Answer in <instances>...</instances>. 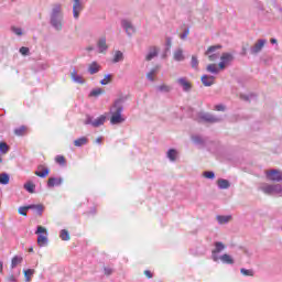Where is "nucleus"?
Listing matches in <instances>:
<instances>
[{
	"label": "nucleus",
	"mask_w": 282,
	"mask_h": 282,
	"mask_svg": "<svg viewBox=\"0 0 282 282\" xmlns=\"http://www.w3.org/2000/svg\"><path fill=\"white\" fill-rule=\"evenodd\" d=\"M35 235H39L37 236V246H40V248L47 246V229L45 227L37 226Z\"/></svg>",
	"instance_id": "f257e3e1"
},
{
	"label": "nucleus",
	"mask_w": 282,
	"mask_h": 282,
	"mask_svg": "<svg viewBox=\"0 0 282 282\" xmlns=\"http://www.w3.org/2000/svg\"><path fill=\"white\" fill-rule=\"evenodd\" d=\"M115 107L116 111L112 112L110 122L111 124H122V122H124V117H122V106H118V104H116Z\"/></svg>",
	"instance_id": "f03ea898"
},
{
	"label": "nucleus",
	"mask_w": 282,
	"mask_h": 282,
	"mask_svg": "<svg viewBox=\"0 0 282 282\" xmlns=\"http://www.w3.org/2000/svg\"><path fill=\"white\" fill-rule=\"evenodd\" d=\"M261 191L265 195H279V193H282V187H281V184H275V185L267 184L262 186Z\"/></svg>",
	"instance_id": "7ed1b4c3"
},
{
	"label": "nucleus",
	"mask_w": 282,
	"mask_h": 282,
	"mask_svg": "<svg viewBox=\"0 0 282 282\" xmlns=\"http://www.w3.org/2000/svg\"><path fill=\"white\" fill-rule=\"evenodd\" d=\"M217 50H221V45H214L209 46L207 51L205 52V56H208V59L210 62L218 61L219 58V53H217Z\"/></svg>",
	"instance_id": "20e7f679"
},
{
	"label": "nucleus",
	"mask_w": 282,
	"mask_h": 282,
	"mask_svg": "<svg viewBox=\"0 0 282 282\" xmlns=\"http://www.w3.org/2000/svg\"><path fill=\"white\" fill-rule=\"evenodd\" d=\"M265 175L270 182H282V173L279 170H268Z\"/></svg>",
	"instance_id": "39448f33"
},
{
	"label": "nucleus",
	"mask_w": 282,
	"mask_h": 282,
	"mask_svg": "<svg viewBox=\"0 0 282 282\" xmlns=\"http://www.w3.org/2000/svg\"><path fill=\"white\" fill-rule=\"evenodd\" d=\"M235 57H232V54L230 53H223L220 56V63L218 64L219 69H226L227 65H230L232 63Z\"/></svg>",
	"instance_id": "423d86ee"
},
{
	"label": "nucleus",
	"mask_w": 282,
	"mask_h": 282,
	"mask_svg": "<svg viewBox=\"0 0 282 282\" xmlns=\"http://www.w3.org/2000/svg\"><path fill=\"white\" fill-rule=\"evenodd\" d=\"M35 175L42 178L47 177V175H50V167L45 165H39L37 170L35 171Z\"/></svg>",
	"instance_id": "0eeeda50"
},
{
	"label": "nucleus",
	"mask_w": 282,
	"mask_h": 282,
	"mask_svg": "<svg viewBox=\"0 0 282 282\" xmlns=\"http://www.w3.org/2000/svg\"><path fill=\"white\" fill-rule=\"evenodd\" d=\"M265 43H268V41L258 40V42L251 48V54H259V52H261V50H263V47L265 46Z\"/></svg>",
	"instance_id": "6e6552de"
},
{
	"label": "nucleus",
	"mask_w": 282,
	"mask_h": 282,
	"mask_svg": "<svg viewBox=\"0 0 282 282\" xmlns=\"http://www.w3.org/2000/svg\"><path fill=\"white\" fill-rule=\"evenodd\" d=\"M200 80L205 87H213V84L215 83V76L203 75Z\"/></svg>",
	"instance_id": "1a4fd4ad"
},
{
	"label": "nucleus",
	"mask_w": 282,
	"mask_h": 282,
	"mask_svg": "<svg viewBox=\"0 0 282 282\" xmlns=\"http://www.w3.org/2000/svg\"><path fill=\"white\" fill-rule=\"evenodd\" d=\"M177 83L181 85V87H183L184 91H191V89H193V84H191V82H187L184 77L178 78Z\"/></svg>",
	"instance_id": "9d476101"
},
{
	"label": "nucleus",
	"mask_w": 282,
	"mask_h": 282,
	"mask_svg": "<svg viewBox=\"0 0 282 282\" xmlns=\"http://www.w3.org/2000/svg\"><path fill=\"white\" fill-rule=\"evenodd\" d=\"M63 184V178L50 177L47 181L48 188H54V186H61Z\"/></svg>",
	"instance_id": "9b49d317"
},
{
	"label": "nucleus",
	"mask_w": 282,
	"mask_h": 282,
	"mask_svg": "<svg viewBox=\"0 0 282 282\" xmlns=\"http://www.w3.org/2000/svg\"><path fill=\"white\" fill-rule=\"evenodd\" d=\"M70 78H72V80H74V83H78V85H85V79L83 78V76L78 75L76 69H74L70 73Z\"/></svg>",
	"instance_id": "f8f14e48"
},
{
	"label": "nucleus",
	"mask_w": 282,
	"mask_h": 282,
	"mask_svg": "<svg viewBox=\"0 0 282 282\" xmlns=\"http://www.w3.org/2000/svg\"><path fill=\"white\" fill-rule=\"evenodd\" d=\"M80 12H83V4L80 2H74L73 14L75 19H78Z\"/></svg>",
	"instance_id": "ddd939ff"
},
{
	"label": "nucleus",
	"mask_w": 282,
	"mask_h": 282,
	"mask_svg": "<svg viewBox=\"0 0 282 282\" xmlns=\"http://www.w3.org/2000/svg\"><path fill=\"white\" fill-rule=\"evenodd\" d=\"M173 58L177 62L184 61V51L182 48H177L173 54Z\"/></svg>",
	"instance_id": "4468645a"
},
{
	"label": "nucleus",
	"mask_w": 282,
	"mask_h": 282,
	"mask_svg": "<svg viewBox=\"0 0 282 282\" xmlns=\"http://www.w3.org/2000/svg\"><path fill=\"white\" fill-rule=\"evenodd\" d=\"M223 250H226V245L224 242H215V249L212 252L213 254H219Z\"/></svg>",
	"instance_id": "2eb2a0df"
},
{
	"label": "nucleus",
	"mask_w": 282,
	"mask_h": 282,
	"mask_svg": "<svg viewBox=\"0 0 282 282\" xmlns=\"http://www.w3.org/2000/svg\"><path fill=\"white\" fill-rule=\"evenodd\" d=\"M51 23L55 28V30H61L63 28V23L61 22V20H58V18H56V15L52 17Z\"/></svg>",
	"instance_id": "dca6fc26"
},
{
	"label": "nucleus",
	"mask_w": 282,
	"mask_h": 282,
	"mask_svg": "<svg viewBox=\"0 0 282 282\" xmlns=\"http://www.w3.org/2000/svg\"><path fill=\"white\" fill-rule=\"evenodd\" d=\"M98 47H99V52H107V48H108V46H107V39H105V37H101L99 41H98Z\"/></svg>",
	"instance_id": "f3484780"
},
{
	"label": "nucleus",
	"mask_w": 282,
	"mask_h": 282,
	"mask_svg": "<svg viewBox=\"0 0 282 282\" xmlns=\"http://www.w3.org/2000/svg\"><path fill=\"white\" fill-rule=\"evenodd\" d=\"M13 133L18 137H23L25 133H28V127L21 126L20 128H15Z\"/></svg>",
	"instance_id": "a211bd4d"
},
{
	"label": "nucleus",
	"mask_w": 282,
	"mask_h": 282,
	"mask_svg": "<svg viewBox=\"0 0 282 282\" xmlns=\"http://www.w3.org/2000/svg\"><path fill=\"white\" fill-rule=\"evenodd\" d=\"M30 210H36L37 215H43V210H45V207L41 204L39 205H29Z\"/></svg>",
	"instance_id": "6ab92c4d"
},
{
	"label": "nucleus",
	"mask_w": 282,
	"mask_h": 282,
	"mask_svg": "<svg viewBox=\"0 0 282 282\" xmlns=\"http://www.w3.org/2000/svg\"><path fill=\"white\" fill-rule=\"evenodd\" d=\"M220 260L223 261V263H227L229 265H232V263H235V260L228 253L223 254L220 257Z\"/></svg>",
	"instance_id": "aec40b11"
},
{
	"label": "nucleus",
	"mask_w": 282,
	"mask_h": 282,
	"mask_svg": "<svg viewBox=\"0 0 282 282\" xmlns=\"http://www.w3.org/2000/svg\"><path fill=\"white\" fill-rule=\"evenodd\" d=\"M105 120H107V117L100 116L95 121L91 122L94 127H102L105 124Z\"/></svg>",
	"instance_id": "412c9836"
},
{
	"label": "nucleus",
	"mask_w": 282,
	"mask_h": 282,
	"mask_svg": "<svg viewBox=\"0 0 282 282\" xmlns=\"http://www.w3.org/2000/svg\"><path fill=\"white\" fill-rule=\"evenodd\" d=\"M88 70L89 74H98V72H100V66L94 62L89 65Z\"/></svg>",
	"instance_id": "4be33fe9"
},
{
	"label": "nucleus",
	"mask_w": 282,
	"mask_h": 282,
	"mask_svg": "<svg viewBox=\"0 0 282 282\" xmlns=\"http://www.w3.org/2000/svg\"><path fill=\"white\" fill-rule=\"evenodd\" d=\"M87 142H89V139H87L86 137H82L77 140L74 141L75 147H85V144H87Z\"/></svg>",
	"instance_id": "5701e85b"
},
{
	"label": "nucleus",
	"mask_w": 282,
	"mask_h": 282,
	"mask_svg": "<svg viewBox=\"0 0 282 282\" xmlns=\"http://www.w3.org/2000/svg\"><path fill=\"white\" fill-rule=\"evenodd\" d=\"M158 56V47L150 48L149 54L145 57V61H152V58H155Z\"/></svg>",
	"instance_id": "b1692460"
},
{
	"label": "nucleus",
	"mask_w": 282,
	"mask_h": 282,
	"mask_svg": "<svg viewBox=\"0 0 282 282\" xmlns=\"http://www.w3.org/2000/svg\"><path fill=\"white\" fill-rule=\"evenodd\" d=\"M23 262V258L19 256H14L11 260V268H17L20 263Z\"/></svg>",
	"instance_id": "393cba45"
},
{
	"label": "nucleus",
	"mask_w": 282,
	"mask_h": 282,
	"mask_svg": "<svg viewBox=\"0 0 282 282\" xmlns=\"http://www.w3.org/2000/svg\"><path fill=\"white\" fill-rule=\"evenodd\" d=\"M121 23H122V28H124L128 34H131V32H133V26L131 25V22L123 20Z\"/></svg>",
	"instance_id": "a878e982"
},
{
	"label": "nucleus",
	"mask_w": 282,
	"mask_h": 282,
	"mask_svg": "<svg viewBox=\"0 0 282 282\" xmlns=\"http://www.w3.org/2000/svg\"><path fill=\"white\" fill-rule=\"evenodd\" d=\"M209 74H219V67H217V64H209L206 68Z\"/></svg>",
	"instance_id": "bb28decb"
},
{
	"label": "nucleus",
	"mask_w": 282,
	"mask_h": 282,
	"mask_svg": "<svg viewBox=\"0 0 282 282\" xmlns=\"http://www.w3.org/2000/svg\"><path fill=\"white\" fill-rule=\"evenodd\" d=\"M167 158L171 160V162H175V160H177V151L175 149L169 150Z\"/></svg>",
	"instance_id": "cd10ccee"
},
{
	"label": "nucleus",
	"mask_w": 282,
	"mask_h": 282,
	"mask_svg": "<svg viewBox=\"0 0 282 282\" xmlns=\"http://www.w3.org/2000/svg\"><path fill=\"white\" fill-rule=\"evenodd\" d=\"M10 151V145L8 143L0 141V152L6 155Z\"/></svg>",
	"instance_id": "c85d7f7f"
},
{
	"label": "nucleus",
	"mask_w": 282,
	"mask_h": 282,
	"mask_svg": "<svg viewBox=\"0 0 282 282\" xmlns=\"http://www.w3.org/2000/svg\"><path fill=\"white\" fill-rule=\"evenodd\" d=\"M0 184L8 185L10 184V175L7 173L0 174Z\"/></svg>",
	"instance_id": "c756f323"
},
{
	"label": "nucleus",
	"mask_w": 282,
	"mask_h": 282,
	"mask_svg": "<svg viewBox=\"0 0 282 282\" xmlns=\"http://www.w3.org/2000/svg\"><path fill=\"white\" fill-rule=\"evenodd\" d=\"M218 186L219 188L226 189V188H230V182H228V180H218Z\"/></svg>",
	"instance_id": "7c9ffc66"
},
{
	"label": "nucleus",
	"mask_w": 282,
	"mask_h": 282,
	"mask_svg": "<svg viewBox=\"0 0 282 282\" xmlns=\"http://www.w3.org/2000/svg\"><path fill=\"white\" fill-rule=\"evenodd\" d=\"M25 281H32V276H34V269H28L24 271Z\"/></svg>",
	"instance_id": "2f4dec72"
},
{
	"label": "nucleus",
	"mask_w": 282,
	"mask_h": 282,
	"mask_svg": "<svg viewBox=\"0 0 282 282\" xmlns=\"http://www.w3.org/2000/svg\"><path fill=\"white\" fill-rule=\"evenodd\" d=\"M105 94V90L102 88H96L90 91L89 96L97 98V96H102Z\"/></svg>",
	"instance_id": "473e14b6"
},
{
	"label": "nucleus",
	"mask_w": 282,
	"mask_h": 282,
	"mask_svg": "<svg viewBox=\"0 0 282 282\" xmlns=\"http://www.w3.org/2000/svg\"><path fill=\"white\" fill-rule=\"evenodd\" d=\"M232 219V216H217L218 224H228Z\"/></svg>",
	"instance_id": "72a5a7b5"
},
{
	"label": "nucleus",
	"mask_w": 282,
	"mask_h": 282,
	"mask_svg": "<svg viewBox=\"0 0 282 282\" xmlns=\"http://www.w3.org/2000/svg\"><path fill=\"white\" fill-rule=\"evenodd\" d=\"M240 274L242 276H254V271L252 269H240Z\"/></svg>",
	"instance_id": "f704fd0d"
},
{
	"label": "nucleus",
	"mask_w": 282,
	"mask_h": 282,
	"mask_svg": "<svg viewBox=\"0 0 282 282\" xmlns=\"http://www.w3.org/2000/svg\"><path fill=\"white\" fill-rule=\"evenodd\" d=\"M24 188L25 191H28V193H34L36 185H34V183L32 182H28L26 184H24Z\"/></svg>",
	"instance_id": "c9c22d12"
},
{
	"label": "nucleus",
	"mask_w": 282,
	"mask_h": 282,
	"mask_svg": "<svg viewBox=\"0 0 282 282\" xmlns=\"http://www.w3.org/2000/svg\"><path fill=\"white\" fill-rule=\"evenodd\" d=\"M59 237L62 241H69L70 239L69 231H67L66 229H63L59 234Z\"/></svg>",
	"instance_id": "e433bc0d"
},
{
	"label": "nucleus",
	"mask_w": 282,
	"mask_h": 282,
	"mask_svg": "<svg viewBox=\"0 0 282 282\" xmlns=\"http://www.w3.org/2000/svg\"><path fill=\"white\" fill-rule=\"evenodd\" d=\"M158 67H155V68H152L151 69V72H149L148 74H147V78L149 79V80H155V75L158 74Z\"/></svg>",
	"instance_id": "4c0bfd02"
},
{
	"label": "nucleus",
	"mask_w": 282,
	"mask_h": 282,
	"mask_svg": "<svg viewBox=\"0 0 282 282\" xmlns=\"http://www.w3.org/2000/svg\"><path fill=\"white\" fill-rule=\"evenodd\" d=\"M55 162L61 166H65V164H67V160L63 155H57L55 158Z\"/></svg>",
	"instance_id": "58836bf2"
},
{
	"label": "nucleus",
	"mask_w": 282,
	"mask_h": 282,
	"mask_svg": "<svg viewBox=\"0 0 282 282\" xmlns=\"http://www.w3.org/2000/svg\"><path fill=\"white\" fill-rule=\"evenodd\" d=\"M28 210H30V205L24 207H19L18 213L22 215V217H28Z\"/></svg>",
	"instance_id": "ea45409f"
},
{
	"label": "nucleus",
	"mask_w": 282,
	"mask_h": 282,
	"mask_svg": "<svg viewBox=\"0 0 282 282\" xmlns=\"http://www.w3.org/2000/svg\"><path fill=\"white\" fill-rule=\"evenodd\" d=\"M203 120H205L206 122H219V119L213 117L212 115L203 116Z\"/></svg>",
	"instance_id": "a19ab883"
},
{
	"label": "nucleus",
	"mask_w": 282,
	"mask_h": 282,
	"mask_svg": "<svg viewBox=\"0 0 282 282\" xmlns=\"http://www.w3.org/2000/svg\"><path fill=\"white\" fill-rule=\"evenodd\" d=\"M122 58H123L122 52L117 51L115 54L113 63H120V61H122Z\"/></svg>",
	"instance_id": "79ce46f5"
},
{
	"label": "nucleus",
	"mask_w": 282,
	"mask_h": 282,
	"mask_svg": "<svg viewBox=\"0 0 282 282\" xmlns=\"http://www.w3.org/2000/svg\"><path fill=\"white\" fill-rule=\"evenodd\" d=\"M192 67L194 69H197V67H199V61L197 59V56H195V55L192 56Z\"/></svg>",
	"instance_id": "37998d69"
},
{
	"label": "nucleus",
	"mask_w": 282,
	"mask_h": 282,
	"mask_svg": "<svg viewBox=\"0 0 282 282\" xmlns=\"http://www.w3.org/2000/svg\"><path fill=\"white\" fill-rule=\"evenodd\" d=\"M111 83V75H106L104 79L100 80V85H109Z\"/></svg>",
	"instance_id": "c03bdc74"
},
{
	"label": "nucleus",
	"mask_w": 282,
	"mask_h": 282,
	"mask_svg": "<svg viewBox=\"0 0 282 282\" xmlns=\"http://www.w3.org/2000/svg\"><path fill=\"white\" fill-rule=\"evenodd\" d=\"M20 54H22V56H28L30 54V48L22 46L20 48Z\"/></svg>",
	"instance_id": "a18cd8bd"
},
{
	"label": "nucleus",
	"mask_w": 282,
	"mask_h": 282,
	"mask_svg": "<svg viewBox=\"0 0 282 282\" xmlns=\"http://www.w3.org/2000/svg\"><path fill=\"white\" fill-rule=\"evenodd\" d=\"M104 273L106 274V276H111V274H113V269L106 267L104 268Z\"/></svg>",
	"instance_id": "49530a36"
},
{
	"label": "nucleus",
	"mask_w": 282,
	"mask_h": 282,
	"mask_svg": "<svg viewBox=\"0 0 282 282\" xmlns=\"http://www.w3.org/2000/svg\"><path fill=\"white\" fill-rule=\"evenodd\" d=\"M204 177L207 180H215V173L214 172H205Z\"/></svg>",
	"instance_id": "de8ad7c7"
},
{
	"label": "nucleus",
	"mask_w": 282,
	"mask_h": 282,
	"mask_svg": "<svg viewBox=\"0 0 282 282\" xmlns=\"http://www.w3.org/2000/svg\"><path fill=\"white\" fill-rule=\"evenodd\" d=\"M215 110H216V111H226V106H225V105H221V104L216 105V106H215Z\"/></svg>",
	"instance_id": "09e8293b"
},
{
	"label": "nucleus",
	"mask_w": 282,
	"mask_h": 282,
	"mask_svg": "<svg viewBox=\"0 0 282 282\" xmlns=\"http://www.w3.org/2000/svg\"><path fill=\"white\" fill-rule=\"evenodd\" d=\"M12 32H14V34H17L18 36H21L23 34V31L19 28H12Z\"/></svg>",
	"instance_id": "8fccbe9b"
},
{
	"label": "nucleus",
	"mask_w": 282,
	"mask_h": 282,
	"mask_svg": "<svg viewBox=\"0 0 282 282\" xmlns=\"http://www.w3.org/2000/svg\"><path fill=\"white\" fill-rule=\"evenodd\" d=\"M160 91H171V86H166V85H161L159 87Z\"/></svg>",
	"instance_id": "3c124183"
},
{
	"label": "nucleus",
	"mask_w": 282,
	"mask_h": 282,
	"mask_svg": "<svg viewBox=\"0 0 282 282\" xmlns=\"http://www.w3.org/2000/svg\"><path fill=\"white\" fill-rule=\"evenodd\" d=\"M61 12V4H57L54 9H53V17H56V14H58Z\"/></svg>",
	"instance_id": "603ef678"
},
{
	"label": "nucleus",
	"mask_w": 282,
	"mask_h": 282,
	"mask_svg": "<svg viewBox=\"0 0 282 282\" xmlns=\"http://www.w3.org/2000/svg\"><path fill=\"white\" fill-rule=\"evenodd\" d=\"M143 274L147 276V279H153V273L150 270H145Z\"/></svg>",
	"instance_id": "864d4df0"
},
{
	"label": "nucleus",
	"mask_w": 282,
	"mask_h": 282,
	"mask_svg": "<svg viewBox=\"0 0 282 282\" xmlns=\"http://www.w3.org/2000/svg\"><path fill=\"white\" fill-rule=\"evenodd\" d=\"M189 34V31L186 30L182 35H181V39H186V36H188Z\"/></svg>",
	"instance_id": "5fc2aeb1"
},
{
	"label": "nucleus",
	"mask_w": 282,
	"mask_h": 282,
	"mask_svg": "<svg viewBox=\"0 0 282 282\" xmlns=\"http://www.w3.org/2000/svg\"><path fill=\"white\" fill-rule=\"evenodd\" d=\"M91 122H94V121H91V117H88V119L86 120L85 124H91Z\"/></svg>",
	"instance_id": "6e6d98bb"
},
{
	"label": "nucleus",
	"mask_w": 282,
	"mask_h": 282,
	"mask_svg": "<svg viewBox=\"0 0 282 282\" xmlns=\"http://www.w3.org/2000/svg\"><path fill=\"white\" fill-rule=\"evenodd\" d=\"M96 143H97V144H101V143H102V138H100V137L97 138V139H96Z\"/></svg>",
	"instance_id": "4d7b16f0"
},
{
	"label": "nucleus",
	"mask_w": 282,
	"mask_h": 282,
	"mask_svg": "<svg viewBox=\"0 0 282 282\" xmlns=\"http://www.w3.org/2000/svg\"><path fill=\"white\" fill-rule=\"evenodd\" d=\"M3 272V262L0 261V273Z\"/></svg>",
	"instance_id": "13d9d810"
},
{
	"label": "nucleus",
	"mask_w": 282,
	"mask_h": 282,
	"mask_svg": "<svg viewBox=\"0 0 282 282\" xmlns=\"http://www.w3.org/2000/svg\"><path fill=\"white\" fill-rule=\"evenodd\" d=\"M270 43L275 44L276 43V39H271Z\"/></svg>",
	"instance_id": "bf43d9fd"
},
{
	"label": "nucleus",
	"mask_w": 282,
	"mask_h": 282,
	"mask_svg": "<svg viewBox=\"0 0 282 282\" xmlns=\"http://www.w3.org/2000/svg\"><path fill=\"white\" fill-rule=\"evenodd\" d=\"M29 252H34V248H29Z\"/></svg>",
	"instance_id": "052dcab7"
},
{
	"label": "nucleus",
	"mask_w": 282,
	"mask_h": 282,
	"mask_svg": "<svg viewBox=\"0 0 282 282\" xmlns=\"http://www.w3.org/2000/svg\"><path fill=\"white\" fill-rule=\"evenodd\" d=\"M3 162V158L1 156V154H0V164Z\"/></svg>",
	"instance_id": "680f3d73"
},
{
	"label": "nucleus",
	"mask_w": 282,
	"mask_h": 282,
	"mask_svg": "<svg viewBox=\"0 0 282 282\" xmlns=\"http://www.w3.org/2000/svg\"><path fill=\"white\" fill-rule=\"evenodd\" d=\"M74 2H80V0H73Z\"/></svg>",
	"instance_id": "e2e57ef3"
},
{
	"label": "nucleus",
	"mask_w": 282,
	"mask_h": 282,
	"mask_svg": "<svg viewBox=\"0 0 282 282\" xmlns=\"http://www.w3.org/2000/svg\"><path fill=\"white\" fill-rule=\"evenodd\" d=\"M214 261H217V258H214Z\"/></svg>",
	"instance_id": "0e129e2a"
}]
</instances>
